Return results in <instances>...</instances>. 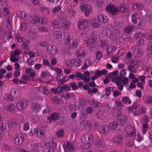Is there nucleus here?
Wrapping results in <instances>:
<instances>
[{"label": "nucleus", "mask_w": 152, "mask_h": 152, "mask_svg": "<svg viewBox=\"0 0 152 152\" xmlns=\"http://www.w3.org/2000/svg\"><path fill=\"white\" fill-rule=\"evenodd\" d=\"M93 138L92 135L90 134H86L82 138V141L84 144L83 146L84 149H87L89 147V144L93 142Z\"/></svg>", "instance_id": "nucleus-1"}, {"label": "nucleus", "mask_w": 152, "mask_h": 152, "mask_svg": "<svg viewBox=\"0 0 152 152\" xmlns=\"http://www.w3.org/2000/svg\"><path fill=\"white\" fill-rule=\"evenodd\" d=\"M97 38L96 37L94 36L91 37L89 39L85 41L84 43L92 50L96 48L97 44L96 42Z\"/></svg>", "instance_id": "nucleus-2"}, {"label": "nucleus", "mask_w": 152, "mask_h": 152, "mask_svg": "<svg viewBox=\"0 0 152 152\" xmlns=\"http://www.w3.org/2000/svg\"><path fill=\"white\" fill-rule=\"evenodd\" d=\"M107 11L112 15H115L118 13V10L114 4H109L106 7Z\"/></svg>", "instance_id": "nucleus-3"}, {"label": "nucleus", "mask_w": 152, "mask_h": 152, "mask_svg": "<svg viewBox=\"0 0 152 152\" xmlns=\"http://www.w3.org/2000/svg\"><path fill=\"white\" fill-rule=\"evenodd\" d=\"M128 79L126 77H120L119 76H117L116 78H113L112 80V82L115 83L117 85H121V81L123 85H126L128 83Z\"/></svg>", "instance_id": "nucleus-4"}, {"label": "nucleus", "mask_w": 152, "mask_h": 152, "mask_svg": "<svg viewBox=\"0 0 152 152\" xmlns=\"http://www.w3.org/2000/svg\"><path fill=\"white\" fill-rule=\"evenodd\" d=\"M80 7L82 11H84L85 15L87 16L91 12V6L87 4H82L80 5Z\"/></svg>", "instance_id": "nucleus-5"}, {"label": "nucleus", "mask_w": 152, "mask_h": 152, "mask_svg": "<svg viewBox=\"0 0 152 152\" xmlns=\"http://www.w3.org/2000/svg\"><path fill=\"white\" fill-rule=\"evenodd\" d=\"M28 105V103L25 100H22L18 102L17 104L16 107L19 110H24Z\"/></svg>", "instance_id": "nucleus-6"}, {"label": "nucleus", "mask_w": 152, "mask_h": 152, "mask_svg": "<svg viewBox=\"0 0 152 152\" xmlns=\"http://www.w3.org/2000/svg\"><path fill=\"white\" fill-rule=\"evenodd\" d=\"M12 15H9L6 19L5 26L6 28L9 30H10L12 28Z\"/></svg>", "instance_id": "nucleus-7"}, {"label": "nucleus", "mask_w": 152, "mask_h": 152, "mask_svg": "<svg viewBox=\"0 0 152 152\" xmlns=\"http://www.w3.org/2000/svg\"><path fill=\"white\" fill-rule=\"evenodd\" d=\"M47 51L49 53L54 55L57 53L58 50L55 46L50 45L47 48Z\"/></svg>", "instance_id": "nucleus-8"}, {"label": "nucleus", "mask_w": 152, "mask_h": 152, "mask_svg": "<svg viewBox=\"0 0 152 152\" xmlns=\"http://www.w3.org/2000/svg\"><path fill=\"white\" fill-rule=\"evenodd\" d=\"M24 140L23 135L22 134H19L15 138V141L17 145H21L23 143Z\"/></svg>", "instance_id": "nucleus-9"}, {"label": "nucleus", "mask_w": 152, "mask_h": 152, "mask_svg": "<svg viewBox=\"0 0 152 152\" xmlns=\"http://www.w3.org/2000/svg\"><path fill=\"white\" fill-rule=\"evenodd\" d=\"M59 113L55 112L53 113L50 116L48 117L49 120V123H51L53 120L56 121H57L59 118L60 116Z\"/></svg>", "instance_id": "nucleus-10"}, {"label": "nucleus", "mask_w": 152, "mask_h": 152, "mask_svg": "<svg viewBox=\"0 0 152 152\" xmlns=\"http://www.w3.org/2000/svg\"><path fill=\"white\" fill-rule=\"evenodd\" d=\"M38 89L40 92L46 95L49 94L50 92V90L44 86H39L38 88Z\"/></svg>", "instance_id": "nucleus-11"}, {"label": "nucleus", "mask_w": 152, "mask_h": 152, "mask_svg": "<svg viewBox=\"0 0 152 152\" xmlns=\"http://www.w3.org/2000/svg\"><path fill=\"white\" fill-rule=\"evenodd\" d=\"M79 28L81 30H83L87 28L88 26V22L85 20L79 21L78 23Z\"/></svg>", "instance_id": "nucleus-12"}, {"label": "nucleus", "mask_w": 152, "mask_h": 152, "mask_svg": "<svg viewBox=\"0 0 152 152\" xmlns=\"http://www.w3.org/2000/svg\"><path fill=\"white\" fill-rule=\"evenodd\" d=\"M142 51L140 48H135L133 52V55L135 57H139L142 55Z\"/></svg>", "instance_id": "nucleus-13"}, {"label": "nucleus", "mask_w": 152, "mask_h": 152, "mask_svg": "<svg viewBox=\"0 0 152 152\" xmlns=\"http://www.w3.org/2000/svg\"><path fill=\"white\" fill-rule=\"evenodd\" d=\"M97 18L99 21V22L100 23H105L108 21L107 17L106 16H104L102 15H99L97 16Z\"/></svg>", "instance_id": "nucleus-14"}, {"label": "nucleus", "mask_w": 152, "mask_h": 152, "mask_svg": "<svg viewBox=\"0 0 152 152\" xmlns=\"http://www.w3.org/2000/svg\"><path fill=\"white\" fill-rule=\"evenodd\" d=\"M41 107L40 105L37 103H34L32 104L33 111L35 112H38Z\"/></svg>", "instance_id": "nucleus-15"}, {"label": "nucleus", "mask_w": 152, "mask_h": 152, "mask_svg": "<svg viewBox=\"0 0 152 152\" xmlns=\"http://www.w3.org/2000/svg\"><path fill=\"white\" fill-rule=\"evenodd\" d=\"M57 17L58 19L61 20H64L66 18V15L63 12H60L58 15Z\"/></svg>", "instance_id": "nucleus-16"}, {"label": "nucleus", "mask_w": 152, "mask_h": 152, "mask_svg": "<svg viewBox=\"0 0 152 152\" xmlns=\"http://www.w3.org/2000/svg\"><path fill=\"white\" fill-rule=\"evenodd\" d=\"M102 132L104 134L107 133L110 130V128L107 125H105L101 127Z\"/></svg>", "instance_id": "nucleus-17"}, {"label": "nucleus", "mask_w": 152, "mask_h": 152, "mask_svg": "<svg viewBox=\"0 0 152 152\" xmlns=\"http://www.w3.org/2000/svg\"><path fill=\"white\" fill-rule=\"evenodd\" d=\"M63 31L60 30H58L55 31L53 34V36L54 37L57 39H59L62 36V33Z\"/></svg>", "instance_id": "nucleus-18"}, {"label": "nucleus", "mask_w": 152, "mask_h": 152, "mask_svg": "<svg viewBox=\"0 0 152 152\" xmlns=\"http://www.w3.org/2000/svg\"><path fill=\"white\" fill-rule=\"evenodd\" d=\"M143 99L145 102L147 104L152 103V96L149 95H144Z\"/></svg>", "instance_id": "nucleus-19"}, {"label": "nucleus", "mask_w": 152, "mask_h": 152, "mask_svg": "<svg viewBox=\"0 0 152 152\" xmlns=\"http://www.w3.org/2000/svg\"><path fill=\"white\" fill-rule=\"evenodd\" d=\"M118 126V122L117 121H115L109 124V126L110 129L115 130L116 129Z\"/></svg>", "instance_id": "nucleus-20"}, {"label": "nucleus", "mask_w": 152, "mask_h": 152, "mask_svg": "<svg viewBox=\"0 0 152 152\" xmlns=\"http://www.w3.org/2000/svg\"><path fill=\"white\" fill-rule=\"evenodd\" d=\"M103 34L105 36H107L109 37H111L113 35L110 30L107 28H105L103 30Z\"/></svg>", "instance_id": "nucleus-21"}, {"label": "nucleus", "mask_w": 152, "mask_h": 152, "mask_svg": "<svg viewBox=\"0 0 152 152\" xmlns=\"http://www.w3.org/2000/svg\"><path fill=\"white\" fill-rule=\"evenodd\" d=\"M127 119V117L124 115H121V118L120 119V125L124 126L126 123Z\"/></svg>", "instance_id": "nucleus-22"}, {"label": "nucleus", "mask_w": 152, "mask_h": 152, "mask_svg": "<svg viewBox=\"0 0 152 152\" xmlns=\"http://www.w3.org/2000/svg\"><path fill=\"white\" fill-rule=\"evenodd\" d=\"M113 142L118 144H120L122 142V138L121 135L118 134L113 139Z\"/></svg>", "instance_id": "nucleus-23"}, {"label": "nucleus", "mask_w": 152, "mask_h": 152, "mask_svg": "<svg viewBox=\"0 0 152 152\" xmlns=\"http://www.w3.org/2000/svg\"><path fill=\"white\" fill-rule=\"evenodd\" d=\"M64 148L65 151H68L71 150H73L74 148L72 144L69 142H68L64 147Z\"/></svg>", "instance_id": "nucleus-24"}, {"label": "nucleus", "mask_w": 152, "mask_h": 152, "mask_svg": "<svg viewBox=\"0 0 152 152\" xmlns=\"http://www.w3.org/2000/svg\"><path fill=\"white\" fill-rule=\"evenodd\" d=\"M30 46V42L28 41H25L23 43L22 45V48L23 49L29 50Z\"/></svg>", "instance_id": "nucleus-25"}, {"label": "nucleus", "mask_w": 152, "mask_h": 152, "mask_svg": "<svg viewBox=\"0 0 152 152\" xmlns=\"http://www.w3.org/2000/svg\"><path fill=\"white\" fill-rule=\"evenodd\" d=\"M100 23L97 18L95 19L93 21L92 26L93 27L99 28L100 26L99 25Z\"/></svg>", "instance_id": "nucleus-26"}, {"label": "nucleus", "mask_w": 152, "mask_h": 152, "mask_svg": "<svg viewBox=\"0 0 152 152\" xmlns=\"http://www.w3.org/2000/svg\"><path fill=\"white\" fill-rule=\"evenodd\" d=\"M70 23L69 21L63 22L61 24V26L65 29H68L70 26Z\"/></svg>", "instance_id": "nucleus-27"}, {"label": "nucleus", "mask_w": 152, "mask_h": 152, "mask_svg": "<svg viewBox=\"0 0 152 152\" xmlns=\"http://www.w3.org/2000/svg\"><path fill=\"white\" fill-rule=\"evenodd\" d=\"M145 36V34L143 33L140 32H138L135 34L134 35V39H140L141 37Z\"/></svg>", "instance_id": "nucleus-28"}, {"label": "nucleus", "mask_w": 152, "mask_h": 152, "mask_svg": "<svg viewBox=\"0 0 152 152\" xmlns=\"http://www.w3.org/2000/svg\"><path fill=\"white\" fill-rule=\"evenodd\" d=\"M134 28V26H128L124 28V30L125 33L128 34L131 31H132Z\"/></svg>", "instance_id": "nucleus-29"}, {"label": "nucleus", "mask_w": 152, "mask_h": 152, "mask_svg": "<svg viewBox=\"0 0 152 152\" xmlns=\"http://www.w3.org/2000/svg\"><path fill=\"white\" fill-rule=\"evenodd\" d=\"M84 127L86 129H89L92 126V124L90 121H84L83 122Z\"/></svg>", "instance_id": "nucleus-30"}, {"label": "nucleus", "mask_w": 152, "mask_h": 152, "mask_svg": "<svg viewBox=\"0 0 152 152\" xmlns=\"http://www.w3.org/2000/svg\"><path fill=\"white\" fill-rule=\"evenodd\" d=\"M4 98L7 101L9 102H11L14 99L13 97L10 94H6L4 96Z\"/></svg>", "instance_id": "nucleus-31"}, {"label": "nucleus", "mask_w": 152, "mask_h": 152, "mask_svg": "<svg viewBox=\"0 0 152 152\" xmlns=\"http://www.w3.org/2000/svg\"><path fill=\"white\" fill-rule=\"evenodd\" d=\"M78 44L76 39L72 40V43L69 45V47L71 48H74L78 46Z\"/></svg>", "instance_id": "nucleus-32"}, {"label": "nucleus", "mask_w": 152, "mask_h": 152, "mask_svg": "<svg viewBox=\"0 0 152 152\" xmlns=\"http://www.w3.org/2000/svg\"><path fill=\"white\" fill-rule=\"evenodd\" d=\"M118 71L116 70L113 72L111 73L109 75L110 77L111 78V81H112V80L113 78H116L118 76L117 75L118 74Z\"/></svg>", "instance_id": "nucleus-33"}, {"label": "nucleus", "mask_w": 152, "mask_h": 152, "mask_svg": "<svg viewBox=\"0 0 152 152\" xmlns=\"http://www.w3.org/2000/svg\"><path fill=\"white\" fill-rule=\"evenodd\" d=\"M31 22L33 24L37 22L40 23L39 18L38 15L34 16L31 20Z\"/></svg>", "instance_id": "nucleus-34"}, {"label": "nucleus", "mask_w": 152, "mask_h": 152, "mask_svg": "<svg viewBox=\"0 0 152 152\" xmlns=\"http://www.w3.org/2000/svg\"><path fill=\"white\" fill-rule=\"evenodd\" d=\"M18 124L17 121L14 119H11L9 122L8 125L10 127H12Z\"/></svg>", "instance_id": "nucleus-35"}, {"label": "nucleus", "mask_w": 152, "mask_h": 152, "mask_svg": "<svg viewBox=\"0 0 152 152\" xmlns=\"http://www.w3.org/2000/svg\"><path fill=\"white\" fill-rule=\"evenodd\" d=\"M137 13H134L132 15V22L135 23H137Z\"/></svg>", "instance_id": "nucleus-36"}, {"label": "nucleus", "mask_w": 152, "mask_h": 152, "mask_svg": "<svg viewBox=\"0 0 152 152\" xmlns=\"http://www.w3.org/2000/svg\"><path fill=\"white\" fill-rule=\"evenodd\" d=\"M98 91V89L96 88H94L93 89L89 88L88 90V92L90 94H92L94 93H96Z\"/></svg>", "instance_id": "nucleus-37"}, {"label": "nucleus", "mask_w": 152, "mask_h": 152, "mask_svg": "<svg viewBox=\"0 0 152 152\" xmlns=\"http://www.w3.org/2000/svg\"><path fill=\"white\" fill-rule=\"evenodd\" d=\"M134 7L137 10H141L143 9V5L141 3H137L134 5Z\"/></svg>", "instance_id": "nucleus-38"}, {"label": "nucleus", "mask_w": 152, "mask_h": 152, "mask_svg": "<svg viewBox=\"0 0 152 152\" xmlns=\"http://www.w3.org/2000/svg\"><path fill=\"white\" fill-rule=\"evenodd\" d=\"M7 110L8 111H12L14 110L15 109V105L13 104H12L11 105H9L7 106Z\"/></svg>", "instance_id": "nucleus-39"}, {"label": "nucleus", "mask_w": 152, "mask_h": 152, "mask_svg": "<svg viewBox=\"0 0 152 152\" xmlns=\"http://www.w3.org/2000/svg\"><path fill=\"white\" fill-rule=\"evenodd\" d=\"M115 50V48L113 46H110L108 47L107 53L108 54H110L114 52Z\"/></svg>", "instance_id": "nucleus-40"}, {"label": "nucleus", "mask_w": 152, "mask_h": 152, "mask_svg": "<svg viewBox=\"0 0 152 152\" xmlns=\"http://www.w3.org/2000/svg\"><path fill=\"white\" fill-rule=\"evenodd\" d=\"M39 23L41 24H45L48 22V19L46 17H42L41 19L39 18Z\"/></svg>", "instance_id": "nucleus-41"}, {"label": "nucleus", "mask_w": 152, "mask_h": 152, "mask_svg": "<svg viewBox=\"0 0 152 152\" xmlns=\"http://www.w3.org/2000/svg\"><path fill=\"white\" fill-rule=\"evenodd\" d=\"M120 11L122 12H125L126 11L127 12L128 10V8L124 4H122L120 6Z\"/></svg>", "instance_id": "nucleus-42"}, {"label": "nucleus", "mask_w": 152, "mask_h": 152, "mask_svg": "<svg viewBox=\"0 0 152 152\" xmlns=\"http://www.w3.org/2000/svg\"><path fill=\"white\" fill-rule=\"evenodd\" d=\"M97 117L100 119H103L104 112L102 111L99 110L97 113Z\"/></svg>", "instance_id": "nucleus-43"}, {"label": "nucleus", "mask_w": 152, "mask_h": 152, "mask_svg": "<svg viewBox=\"0 0 152 152\" xmlns=\"http://www.w3.org/2000/svg\"><path fill=\"white\" fill-rule=\"evenodd\" d=\"M58 137H61L64 136V131L61 129L58 130L56 132V134Z\"/></svg>", "instance_id": "nucleus-44"}, {"label": "nucleus", "mask_w": 152, "mask_h": 152, "mask_svg": "<svg viewBox=\"0 0 152 152\" xmlns=\"http://www.w3.org/2000/svg\"><path fill=\"white\" fill-rule=\"evenodd\" d=\"M73 64L75 66H79L80 63H81V61L79 58H76L74 59L73 60Z\"/></svg>", "instance_id": "nucleus-45"}, {"label": "nucleus", "mask_w": 152, "mask_h": 152, "mask_svg": "<svg viewBox=\"0 0 152 152\" xmlns=\"http://www.w3.org/2000/svg\"><path fill=\"white\" fill-rule=\"evenodd\" d=\"M134 129L130 125H128L124 129V132L126 133H128L130 131H131L132 130H133Z\"/></svg>", "instance_id": "nucleus-46"}, {"label": "nucleus", "mask_w": 152, "mask_h": 152, "mask_svg": "<svg viewBox=\"0 0 152 152\" xmlns=\"http://www.w3.org/2000/svg\"><path fill=\"white\" fill-rule=\"evenodd\" d=\"M17 90L15 88H13L10 91V94L13 97H16L17 96Z\"/></svg>", "instance_id": "nucleus-47"}, {"label": "nucleus", "mask_w": 152, "mask_h": 152, "mask_svg": "<svg viewBox=\"0 0 152 152\" xmlns=\"http://www.w3.org/2000/svg\"><path fill=\"white\" fill-rule=\"evenodd\" d=\"M75 77H76L78 80H80V79L82 80V79H83V74H82L80 72H77L75 73Z\"/></svg>", "instance_id": "nucleus-48"}, {"label": "nucleus", "mask_w": 152, "mask_h": 152, "mask_svg": "<svg viewBox=\"0 0 152 152\" xmlns=\"http://www.w3.org/2000/svg\"><path fill=\"white\" fill-rule=\"evenodd\" d=\"M122 101L123 103H125L130 104L131 102L128 97L125 96L122 98Z\"/></svg>", "instance_id": "nucleus-49"}, {"label": "nucleus", "mask_w": 152, "mask_h": 152, "mask_svg": "<svg viewBox=\"0 0 152 152\" xmlns=\"http://www.w3.org/2000/svg\"><path fill=\"white\" fill-rule=\"evenodd\" d=\"M41 10L46 15H49L50 13V10L46 8L42 7Z\"/></svg>", "instance_id": "nucleus-50"}, {"label": "nucleus", "mask_w": 152, "mask_h": 152, "mask_svg": "<svg viewBox=\"0 0 152 152\" xmlns=\"http://www.w3.org/2000/svg\"><path fill=\"white\" fill-rule=\"evenodd\" d=\"M31 134H34L37 135V136H39V132L38 129H31L30 132Z\"/></svg>", "instance_id": "nucleus-51"}, {"label": "nucleus", "mask_w": 152, "mask_h": 152, "mask_svg": "<svg viewBox=\"0 0 152 152\" xmlns=\"http://www.w3.org/2000/svg\"><path fill=\"white\" fill-rule=\"evenodd\" d=\"M69 85L71 86L73 90H75L77 89V87L76 84L74 82H73L69 84Z\"/></svg>", "instance_id": "nucleus-52"}, {"label": "nucleus", "mask_w": 152, "mask_h": 152, "mask_svg": "<svg viewBox=\"0 0 152 152\" xmlns=\"http://www.w3.org/2000/svg\"><path fill=\"white\" fill-rule=\"evenodd\" d=\"M6 129V125L5 123L0 124V130L3 132Z\"/></svg>", "instance_id": "nucleus-53"}, {"label": "nucleus", "mask_w": 152, "mask_h": 152, "mask_svg": "<svg viewBox=\"0 0 152 152\" xmlns=\"http://www.w3.org/2000/svg\"><path fill=\"white\" fill-rule=\"evenodd\" d=\"M128 68L129 70L133 73H136V70L133 66L129 65L128 66Z\"/></svg>", "instance_id": "nucleus-54"}, {"label": "nucleus", "mask_w": 152, "mask_h": 152, "mask_svg": "<svg viewBox=\"0 0 152 152\" xmlns=\"http://www.w3.org/2000/svg\"><path fill=\"white\" fill-rule=\"evenodd\" d=\"M95 145L96 147H104L105 145V144L101 142H96L95 143Z\"/></svg>", "instance_id": "nucleus-55"}, {"label": "nucleus", "mask_w": 152, "mask_h": 152, "mask_svg": "<svg viewBox=\"0 0 152 152\" xmlns=\"http://www.w3.org/2000/svg\"><path fill=\"white\" fill-rule=\"evenodd\" d=\"M16 39L19 42H22L24 40V39L19 34L16 35Z\"/></svg>", "instance_id": "nucleus-56"}, {"label": "nucleus", "mask_w": 152, "mask_h": 152, "mask_svg": "<svg viewBox=\"0 0 152 152\" xmlns=\"http://www.w3.org/2000/svg\"><path fill=\"white\" fill-rule=\"evenodd\" d=\"M61 9L60 7L57 6L55 7L52 10V12L53 13L55 14L59 11Z\"/></svg>", "instance_id": "nucleus-57"}, {"label": "nucleus", "mask_w": 152, "mask_h": 152, "mask_svg": "<svg viewBox=\"0 0 152 152\" xmlns=\"http://www.w3.org/2000/svg\"><path fill=\"white\" fill-rule=\"evenodd\" d=\"M100 42L102 47L104 48L107 45V42L105 40H101Z\"/></svg>", "instance_id": "nucleus-58"}, {"label": "nucleus", "mask_w": 152, "mask_h": 152, "mask_svg": "<svg viewBox=\"0 0 152 152\" xmlns=\"http://www.w3.org/2000/svg\"><path fill=\"white\" fill-rule=\"evenodd\" d=\"M54 150V148L53 147L50 146L47 148L44 151V152H53Z\"/></svg>", "instance_id": "nucleus-59"}, {"label": "nucleus", "mask_w": 152, "mask_h": 152, "mask_svg": "<svg viewBox=\"0 0 152 152\" xmlns=\"http://www.w3.org/2000/svg\"><path fill=\"white\" fill-rule=\"evenodd\" d=\"M120 33V31L117 30V29H114L113 31V32L112 33V34H113L112 36H117V35H118Z\"/></svg>", "instance_id": "nucleus-60"}, {"label": "nucleus", "mask_w": 152, "mask_h": 152, "mask_svg": "<svg viewBox=\"0 0 152 152\" xmlns=\"http://www.w3.org/2000/svg\"><path fill=\"white\" fill-rule=\"evenodd\" d=\"M137 45L140 46H142L144 44V40L143 39H140L137 42Z\"/></svg>", "instance_id": "nucleus-61"}, {"label": "nucleus", "mask_w": 152, "mask_h": 152, "mask_svg": "<svg viewBox=\"0 0 152 152\" xmlns=\"http://www.w3.org/2000/svg\"><path fill=\"white\" fill-rule=\"evenodd\" d=\"M150 44L151 46L147 50V53L152 56V41L150 42Z\"/></svg>", "instance_id": "nucleus-62"}, {"label": "nucleus", "mask_w": 152, "mask_h": 152, "mask_svg": "<svg viewBox=\"0 0 152 152\" xmlns=\"http://www.w3.org/2000/svg\"><path fill=\"white\" fill-rule=\"evenodd\" d=\"M10 60L13 62H15L18 61V59L16 58L15 56L13 55L12 54L11 55L10 57Z\"/></svg>", "instance_id": "nucleus-63"}, {"label": "nucleus", "mask_w": 152, "mask_h": 152, "mask_svg": "<svg viewBox=\"0 0 152 152\" xmlns=\"http://www.w3.org/2000/svg\"><path fill=\"white\" fill-rule=\"evenodd\" d=\"M77 106L73 104H71L69 105V109L71 111H74L76 109Z\"/></svg>", "instance_id": "nucleus-64"}]
</instances>
